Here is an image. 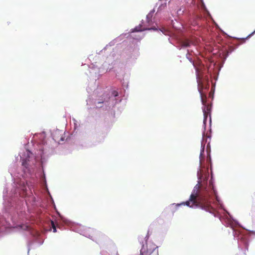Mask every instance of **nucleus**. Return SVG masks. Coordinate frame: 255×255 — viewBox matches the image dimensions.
Segmentation results:
<instances>
[{"label": "nucleus", "mask_w": 255, "mask_h": 255, "mask_svg": "<svg viewBox=\"0 0 255 255\" xmlns=\"http://www.w3.org/2000/svg\"><path fill=\"white\" fill-rule=\"evenodd\" d=\"M199 184H196L194 187L188 201L177 204V206L183 205L191 208L197 207L212 213L214 209L211 205L209 188L201 187Z\"/></svg>", "instance_id": "f257e3e1"}, {"label": "nucleus", "mask_w": 255, "mask_h": 255, "mask_svg": "<svg viewBox=\"0 0 255 255\" xmlns=\"http://www.w3.org/2000/svg\"><path fill=\"white\" fill-rule=\"evenodd\" d=\"M197 81L198 83V89L200 94L201 101L203 105L204 106L203 108V113H209L211 112V106L209 104L206 105V95L203 92L204 89H207L209 88V85L208 83V78L207 77H203V76L198 73L197 74Z\"/></svg>", "instance_id": "f03ea898"}, {"label": "nucleus", "mask_w": 255, "mask_h": 255, "mask_svg": "<svg viewBox=\"0 0 255 255\" xmlns=\"http://www.w3.org/2000/svg\"><path fill=\"white\" fill-rule=\"evenodd\" d=\"M155 249V246H152L151 244H146V246L143 245L140 249V255H150Z\"/></svg>", "instance_id": "7ed1b4c3"}, {"label": "nucleus", "mask_w": 255, "mask_h": 255, "mask_svg": "<svg viewBox=\"0 0 255 255\" xmlns=\"http://www.w3.org/2000/svg\"><path fill=\"white\" fill-rule=\"evenodd\" d=\"M140 26H137L134 28L133 31H142L145 30H150V29H153V30H157L155 28H143L141 29Z\"/></svg>", "instance_id": "20e7f679"}, {"label": "nucleus", "mask_w": 255, "mask_h": 255, "mask_svg": "<svg viewBox=\"0 0 255 255\" xmlns=\"http://www.w3.org/2000/svg\"><path fill=\"white\" fill-rule=\"evenodd\" d=\"M22 165L24 167H25L26 169H27L28 168V161L26 159H22Z\"/></svg>", "instance_id": "39448f33"}, {"label": "nucleus", "mask_w": 255, "mask_h": 255, "mask_svg": "<svg viewBox=\"0 0 255 255\" xmlns=\"http://www.w3.org/2000/svg\"><path fill=\"white\" fill-rule=\"evenodd\" d=\"M196 21H194L193 22V23L192 24L193 25H199V23H198V21L200 20L201 19V17L200 15H196Z\"/></svg>", "instance_id": "423d86ee"}, {"label": "nucleus", "mask_w": 255, "mask_h": 255, "mask_svg": "<svg viewBox=\"0 0 255 255\" xmlns=\"http://www.w3.org/2000/svg\"><path fill=\"white\" fill-rule=\"evenodd\" d=\"M204 152V146L202 148V149L201 150L200 154V160H201L202 159L204 158L203 154Z\"/></svg>", "instance_id": "0eeeda50"}, {"label": "nucleus", "mask_w": 255, "mask_h": 255, "mask_svg": "<svg viewBox=\"0 0 255 255\" xmlns=\"http://www.w3.org/2000/svg\"><path fill=\"white\" fill-rule=\"evenodd\" d=\"M51 225H52V227L53 229V232L54 233L56 232V226L53 221H51Z\"/></svg>", "instance_id": "6e6552de"}, {"label": "nucleus", "mask_w": 255, "mask_h": 255, "mask_svg": "<svg viewBox=\"0 0 255 255\" xmlns=\"http://www.w3.org/2000/svg\"><path fill=\"white\" fill-rule=\"evenodd\" d=\"M183 46L184 47H188L190 45L189 42L186 41L183 42Z\"/></svg>", "instance_id": "1a4fd4ad"}, {"label": "nucleus", "mask_w": 255, "mask_h": 255, "mask_svg": "<svg viewBox=\"0 0 255 255\" xmlns=\"http://www.w3.org/2000/svg\"><path fill=\"white\" fill-rule=\"evenodd\" d=\"M210 114V113H203L204 121H206L207 120L208 116Z\"/></svg>", "instance_id": "9d476101"}, {"label": "nucleus", "mask_w": 255, "mask_h": 255, "mask_svg": "<svg viewBox=\"0 0 255 255\" xmlns=\"http://www.w3.org/2000/svg\"><path fill=\"white\" fill-rule=\"evenodd\" d=\"M152 17V15L150 14H148L146 16L147 19L148 20V21H149V19Z\"/></svg>", "instance_id": "9b49d317"}]
</instances>
